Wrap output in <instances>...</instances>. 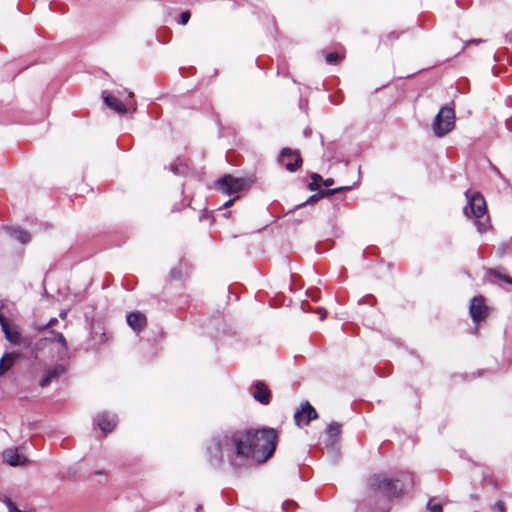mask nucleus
Wrapping results in <instances>:
<instances>
[{
  "instance_id": "nucleus-28",
  "label": "nucleus",
  "mask_w": 512,
  "mask_h": 512,
  "mask_svg": "<svg viewBox=\"0 0 512 512\" xmlns=\"http://www.w3.org/2000/svg\"><path fill=\"white\" fill-rule=\"evenodd\" d=\"M57 322H58V320H57L56 318H51V319L49 320V322H48L46 325H44L43 327H41V328H39V329L41 330V329H46V328H48V327H52V326H54Z\"/></svg>"
},
{
  "instance_id": "nucleus-1",
  "label": "nucleus",
  "mask_w": 512,
  "mask_h": 512,
  "mask_svg": "<svg viewBox=\"0 0 512 512\" xmlns=\"http://www.w3.org/2000/svg\"><path fill=\"white\" fill-rule=\"evenodd\" d=\"M402 494L398 480L385 473L369 475L356 501V512H389L394 498Z\"/></svg>"
},
{
  "instance_id": "nucleus-38",
  "label": "nucleus",
  "mask_w": 512,
  "mask_h": 512,
  "mask_svg": "<svg viewBox=\"0 0 512 512\" xmlns=\"http://www.w3.org/2000/svg\"><path fill=\"white\" fill-rule=\"evenodd\" d=\"M470 42L471 43H478V42H480V40L474 39V40H471Z\"/></svg>"
},
{
  "instance_id": "nucleus-32",
  "label": "nucleus",
  "mask_w": 512,
  "mask_h": 512,
  "mask_svg": "<svg viewBox=\"0 0 512 512\" xmlns=\"http://www.w3.org/2000/svg\"><path fill=\"white\" fill-rule=\"evenodd\" d=\"M234 202V199H230L228 201H226L224 204H223V207L224 208H228L229 206L232 205V203Z\"/></svg>"
},
{
  "instance_id": "nucleus-34",
  "label": "nucleus",
  "mask_w": 512,
  "mask_h": 512,
  "mask_svg": "<svg viewBox=\"0 0 512 512\" xmlns=\"http://www.w3.org/2000/svg\"><path fill=\"white\" fill-rule=\"evenodd\" d=\"M171 169H172V171H173L175 174L180 173V170H179V168H178L177 166H172V168H171Z\"/></svg>"
},
{
  "instance_id": "nucleus-9",
  "label": "nucleus",
  "mask_w": 512,
  "mask_h": 512,
  "mask_svg": "<svg viewBox=\"0 0 512 512\" xmlns=\"http://www.w3.org/2000/svg\"><path fill=\"white\" fill-rule=\"evenodd\" d=\"M318 414L316 410L310 405L309 402H305L301 405V409L297 410L294 415L295 423L300 426L302 421L305 419V424H309L312 420L316 419Z\"/></svg>"
},
{
  "instance_id": "nucleus-25",
  "label": "nucleus",
  "mask_w": 512,
  "mask_h": 512,
  "mask_svg": "<svg viewBox=\"0 0 512 512\" xmlns=\"http://www.w3.org/2000/svg\"><path fill=\"white\" fill-rule=\"evenodd\" d=\"M427 509L429 512H443V508L441 504H433L432 500H429L427 503Z\"/></svg>"
},
{
  "instance_id": "nucleus-14",
  "label": "nucleus",
  "mask_w": 512,
  "mask_h": 512,
  "mask_svg": "<svg viewBox=\"0 0 512 512\" xmlns=\"http://www.w3.org/2000/svg\"><path fill=\"white\" fill-rule=\"evenodd\" d=\"M349 189H351L350 186H343V187H338L335 189L321 190L318 193L310 196L305 202L297 205L296 208L303 207L306 204H313L321 198L329 197V196H332L340 191L349 190Z\"/></svg>"
},
{
  "instance_id": "nucleus-21",
  "label": "nucleus",
  "mask_w": 512,
  "mask_h": 512,
  "mask_svg": "<svg viewBox=\"0 0 512 512\" xmlns=\"http://www.w3.org/2000/svg\"><path fill=\"white\" fill-rule=\"evenodd\" d=\"M311 180L312 181L308 184V189L310 191L318 190L319 182L322 181L321 175H319L317 173H313V174H311Z\"/></svg>"
},
{
  "instance_id": "nucleus-23",
  "label": "nucleus",
  "mask_w": 512,
  "mask_h": 512,
  "mask_svg": "<svg viewBox=\"0 0 512 512\" xmlns=\"http://www.w3.org/2000/svg\"><path fill=\"white\" fill-rule=\"evenodd\" d=\"M50 340H53V341H56L57 343H59L64 350L67 349L66 339L62 333H55L53 335V338H51Z\"/></svg>"
},
{
  "instance_id": "nucleus-15",
  "label": "nucleus",
  "mask_w": 512,
  "mask_h": 512,
  "mask_svg": "<svg viewBox=\"0 0 512 512\" xmlns=\"http://www.w3.org/2000/svg\"><path fill=\"white\" fill-rule=\"evenodd\" d=\"M127 323L134 331H142L147 325L146 316L141 312H131L127 315Z\"/></svg>"
},
{
  "instance_id": "nucleus-29",
  "label": "nucleus",
  "mask_w": 512,
  "mask_h": 512,
  "mask_svg": "<svg viewBox=\"0 0 512 512\" xmlns=\"http://www.w3.org/2000/svg\"><path fill=\"white\" fill-rule=\"evenodd\" d=\"M171 277L173 279H179L180 278V271L176 270V269H173L171 271Z\"/></svg>"
},
{
  "instance_id": "nucleus-8",
  "label": "nucleus",
  "mask_w": 512,
  "mask_h": 512,
  "mask_svg": "<svg viewBox=\"0 0 512 512\" xmlns=\"http://www.w3.org/2000/svg\"><path fill=\"white\" fill-rule=\"evenodd\" d=\"M469 312L473 322L479 323L487 315V307L482 297H474L469 306Z\"/></svg>"
},
{
  "instance_id": "nucleus-5",
  "label": "nucleus",
  "mask_w": 512,
  "mask_h": 512,
  "mask_svg": "<svg viewBox=\"0 0 512 512\" xmlns=\"http://www.w3.org/2000/svg\"><path fill=\"white\" fill-rule=\"evenodd\" d=\"M455 126V113L453 108L444 106L435 116L432 123V129L437 137H443L448 134Z\"/></svg>"
},
{
  "instance_id": "nucleus-30",
  "label": "nucleus",
  "mask_w": 512,
  "mask_h": 512,
  "mask_svg": "<svg viewBox=\"0 0 512 512\" xmlns=\"http://www.w3.org/2000/svg\"><path fill=\"white\" fill-rule=\"evenodd\" d=\"M508 249V245L507 244H502L500 247H499V254L500 255H503L506 250Z\"/></svg>"
},
{
  "instance_id": "nucleus-11",
  "label": "nucleus",
  "mask_w": 512,
  "mask_h": 512,
  "mask_svg": "<svg viewBox=\"0 0 512 512\" xmlns=\"http://www.w3.org/2000/svg\"><path fill=\"white\" fill-rule=\"evenodd\" d=\"M6 339L11 342L14 345H20L24 348H29L31 345V340L27 337H24L20 332L17 330H11L9 325L2 329Z\"/></svg>"
},
{
  "instance_id": "nucleus-31",
  "label": "nucleus",
  "mask_w": 512,
  "mask_h": 512,
  "mask_svg": "<svg viewBox=\"0 0 512 512\" xmlns=\"http://www.w3.org/2000/svg\"><path fill=\"white\" fill-rule=\"evenodd\" d=\"M323 183L325 186L329 187L334 184V180L332 178H327Z\"/></svg>"
},
{
  "instance_id": "nucleus-36",
  "label": "nucleus",
  "mask_w": 512,
  "mask_h": 512,
  "mask_svg": "<svg viewBox=\"0 0 512 512\" xmlns=\"http://www.w3.org/2000/svg\"><path fill=\"white\" fill-rule=\"evenodd\" d=\"M4 306L5 305H4L3 301L0 300V311L4 308Z\"/></svg>"
},
{
  "instance_id": "nucleus-33",
  "label": "nucleus",
  "mask_w": 512,
  "mask_h": 512,
  "mask_svg": "<svg viewBox=\"0 0 512 512\" xmlns=\"http://www.w3.org/2000/svg\"><path fill=\"white\" fill-rule=\"evenodd\" d=\"M59 317L61 319H65L67 317V311L66 310H63L59 313Z\"/></svg>"
},
{
  "instance_id": "nucleus-35",
  "label": "nucleus",
  "mask_w": 512,
  "mask_h": 512,
  "mask_svg": "<svg viewBox=\"0 0 512 512\" xmlns=\"http://www.w3.org/2000/svg\"><path fill=\"white\" fill-rule=\"evenodd\" d=\"M325 317H326V312H325V310H322V311H321L320 319H321V320H324V319H325Z\"/></svg>"
},
{
  "instance_id": "nucleus-2",
  "label": "nucleus",
  "mask_w": 512,
  "mask_h": 512,
  "mask_svg": "<svg viewBox=\"0 0 512 512\" xmlns=\"http://www.w3.org/2000/svg\"><path fill=\"white\" fill-rule=\"evenodd\" d=\"M248 439V434L242 430H229L218 432L211 437L207 444L209 460L213 464L222 463L226 457L229 461L235 458H243L245 450L243 442Z\"/></svg>"
},
{
  "instance_id": "nucleus-24",
  "label": "nucleus",
  "mask_w": 512,
  "mask_h": 512,
  "mask_svg": "<svg viewBox=\"0 0 512 512\" xmlns=\"http://www.w3.org/2000/svg\"><path fill=\"white\" fill-rule=\"evenodd\" d=\"M341 59L340 55L336 52H331L326 55V62L328 64H335Z\"/></svg>"
},
{
  "instance_id": "nucleus-26",
  "label": "nucleus",
  "mask_w": 512,
  "mask_h": 512,
  "mask_svg": "<svg viewBox=\"0 0 512 512\" xmlns=\"http://www.w3.org/2000/svg\"><path fill=\"white\" fill-rule=\"evenodd\" d=\"M493 512H506V506L505 503L501 500L495 502L492 506Z\"/></svg>"
},
{
  "instance_id": "nucleus-3",
  "label": "nucleus",
  "mask_w": 512,
  "mask_h": 512,
  "mask_svg": "<svg viewBox=\"0 0 512 512\" xmlns=\"http://www.w3.org/2000/svg\"><path fill=\"white\" fill-rule=\"evenodd\" d=\"M248 439L243 442V449L247 450L243 458H253L264 462L272 456L276 447L277 432L273 428H263L257 431L243 430Z\"/></svg>"
},
{
  "instance_id": "nucleus-12",
  "label": "nucleus",
  "mask_w": 512,
  "mask_h": 512,
  "mask_svg": "<svg viewBox=\"0 0 512 512\" xmlns=\"http://www.w3.org/2000/svg\"><path fill=\"white\" fill-rule=\"evenodd\" d=\"M65 372V367L61 364H57L53 367L48 368L44 372V376L40 381L41 387L49 386L53 381L58 380V378Z\"/></svg>"
},
{
  "instance_id": "nucleus-17",
  "label": "nucleus",
  "mask_w": 512,
  "mask_h": 512,
  "mask_svg": "<svg viewBox=\"0 0 512 512\" xmlns=\"http://www.w3.org/2000/svg\"><path fill=\"white\" fill-rule=\"evenodd\" d=\"M96 422L104 433L111 432L117 423L116 417L107 413L98 415Z\"/></svg>"
},
{
  "instance_id": "nucleus-18",
  "label": "nucleus",
  "mask_w": 512,
  "mask_h": 512,
  "mask_svg": "<svg viewBox=\"0 0 512 512\" xmlns=\"http://www.w3.org/2000/svg\"><path fill=\"white\" fill-rule=\"evenodd\" d=\"M102 97L105 104L115 112L119 114H124L127 111L126 105L117 97L110 94H106V92L102 93Z\"/></svg>"
},
{
  "instance_id": "nucleus-22",
  "label": "nucleus",
  "mask_w": 512,
  "mask_h": 512,
  "mask_svg": "<svg viewBox=\"0 0 512 512\" xmlns=\"http://www.w3.org/2000/svg\"><path fill=\"white\" fill-rule=\"evenodd\" d=\"M488 275L495 276L512 285V278L506 274H501L498 270L490 269L487 272Z\"/></svg>"
},
{
  "instance_id": "nucleus-6",
  "label": "nucleus",
  "mask_w": 512,
  "mask_h": 512,
  "mask_svg": "<svg viewBox=\"0 0 512 512\" xmlns=\"http://www.w3.org/2000/svg\"><path fill=\"white\" fill-rule=\"evenodd\" d=\"M217 189L224 194L232 195L239 193L248 187V181L244 178H237L232 175H225L215 183Z\"/></svg>"
},
{
  "instance_id": "nucleus-7",
  "label": "nucleus",
  "mask_w": 512,
  "mask_h": 512,
  "mask_svg": "<svg viewBox=\"0 0 512 512\" xmlns=\"http://www.w3.org/2000/svg\"><path fill=\"white\" fill-rule=\"evenodd\" d=\"M280 162L290 172L296 171L302 165V159L297 151L283 148L280 152Z\"/></svg>"
},
{
  "instance_id": "nucleus-4",
  "label": "nucleus",
  "mask_w": 512,
  "mask_h": 512,
  "mask_svg": "<svg viewBox=\"0 0 512 512\" xmlns=\"http://www.w3.org/2000/svg\"><path fill=\"white\" fill-rule=\"evenodd\" d=\"M463 212L468 218H476L475 225L480 233L487 230L489 220L487 217L484 218L486 213V202L481 194L475 193L463 208Z\"/></svg>"
},
{
  "instance_id": "nucleus-13",
  "label": "nucleus",
  "mask_w": 512,
  "mask_h": 512,
  "mask_svg": "<svg viewBox=\"0 0 512 512\" xmlns=\"http://www.w3.org/2000/svg\"><path fill=\"white\" fill-rule=\"evenodd\" d=\"M3 458L5 462L13 467L24 465L27 461L26 457L23 454H20L17 448L6 449L3 452Z\"/></svg>"
},
{
  "instance_id": "nucleus-39",
  "label": "nucleus",
  "mask_w": 512,
  "mask_h": 512,
  "mask_svg": "<svg viewBox=\"0 0 512 512\" xmlns=\"http://www.w3.org/2000/svg\"><path fill=\"white\" fill-rule=\"evenodd\" d=\"M201 509H202V506L198 505L196 510H197V512H199Z\"/></svg>"
},
{
  "instance_id": "nucleus-16",
  "label": "nucleus",
  "mask_w": 512,
  "mask_h": 512,
  "mask_svg": "<svg viewBox=\"0 0 512 512\" xmlns=\"http://www.w3.org/2000/svg\"><path fill=\"white\" fill-rule=\"evenodd\" d=\"M19 354L15 352L5 353L0 359V377H3L14 366Z\"/></svg>"
},
{
  "instance_id": "nucleus-10",
  "label": "nucleus",
  "mask_w": 512,
  "mask_h": 512,
  "mask_svg": "<svg viewBox=\"0 0 512 512\" xmlns=\"http://www.w3.org/2000/svg\"><path fill=\"white\" fill-rule=\"evenodd\" d=\"M253 398L263 405H267L270 402V391L267 385L261 381L256 382L252 387Z\"/></svg>"
},
{
  "instance_id": "nucleus-27",
  "label": "nucleus",
  "mask_w": 512,
  "mask_h": 512,
  "mask_svg": "<svg viewBox=\"0 0 512 512\" xmlns=\"http://www.w3.org/2000/svg\"><path fill=\"white\" fill-rule=\"evenodd\" d=\"M190 19V12L184 11L180 14L179 24L186 25Z\"/></svg>"
},
{
  "instance_id": "nucleus-37",
  "label": "nucleus",
  "mask_w": 512,
  "mask_h": 512,
  "mask_svg": "<svg viewBox=\"0 0 512 512\" xmlns=\"http://www.w3.org/2000/svg\"><path fill=\"white\" fill-rule=\"evenodd\" d=\"M127 97H128V99H131L133 97V93L132 92H128Z\"/></svg>"
},
{
  "instance_id": "nucleus-19",
  "label": "nucleus",
  "mask_w": 512,
  "mask_h": 512,
  "mask_svg": "<svg viewBox=\"0 0 512 512\" xmlns=\"http://www.w3.org/2000/svg\"><path fill=\"white\" fill-rule=\"evenodd\" d=\"M7 231L12 238L16 239L22 244H26L31 240V235L27 231L22 230L20 228L8 227Z\"/></svg>"
},
{
  "instance_id": "nucleus-20",
  "label": "nucleus",
  "mask_w": 512,
  "mask_h": 512,
  "mask_svg": "<svg viewBox=\"0 0 512 512\" xmlns=\"http://www.w3.org/2000/svg\"><path fill=\"white\" fill-rule=\"evenodd\" d=\"M341 432V425L336 422L330 423L326 428L329 445H333Z\"/></svg>"
}]
</instances>
